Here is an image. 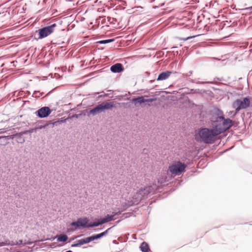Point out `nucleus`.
<instances>
[{
  "label": "nucleus",
  "instance_id": "nucleus-1",
  "mask_svg": "<svg viewBox=\"0 0 252 252\" xmlns=\"http://www.w3.org/2000/svg\"><path fill=\"white\" fill-rule=\"evenodd\" d=\"M161 182L158 181L157 184H153L152 185L141 188L136 191L131 197L130 201H128V204L123 205V209H126L129 206L138 204L145 197H148L156 193V191L158 190L161 185Z\"/></svg>",
  "mask_w": 252,
  "mask_h": 252
},
{
  "label": "nucleus",
  "instance_id": "nucleus-2",
  "mask_svg": "<svg viewBox=\"0 0 252 252\" xmlns=\"http://www.w3.org/2000/svg\"><path fill=\"white\" fill-rule=\"evenodd\" d=\"M212 125V128L201 127L199 128L197 133H195V140L198 142H202L207 144H213L218 140L220 134L213 123Z\"/></svg>",
  "mask_w": 252,
  "mask_h": 252
},
{
  "label": "nucleus",
  "instance_id": "nucleus-3",
  "mask_svg": "<svg viewBox=\"0 0 252 252\" xmlns=\"http://www.w3.org/2000/svg\"><path fill=\"white\" fill-rule=\"evenodd\" d=\"M116 106L113 101L103 102L96 105L92 109H88L85 110L87 116L88 117L95 116L99 114L104 112L107 110H111L115 108Z\"/></svg>",
  "mask_w": 252,
  "mask_h": 252
},
{
  "label": "nucleus",
  "instance_id": "nucleus-4",
  "mask_svg": "<svg viewBox=\"0 0 252 252\" xmlns=\"http://www.w3.org/2000/svg\"><path fill=\"white\" fill-rule=\"evenodd\" d=\"M212 123L214 126L217 127L220 134L225 132L233 125V121L229 118H225L224 116L220 121L215 120L212 121Z\"/></svg>",
  "mask_w": 252,
  "mask_h": 252
},
{
  "label": "nucleus",
  "instance_id": "nucleus-5",
  "mask_svg": "<svg viewBox=\"0 0 252 252\" xmlns=\"http://www.w3.org/2000/svg\"><path fill=\"white\" fill-rule=\"evenodd\" d=\"M56 27L57 24L53 23L50 25L46 26L39 29L37 31H36L34 38L38 40V39H41L48 36L54 32V29Z\"/></svg>",
  "mask_w": 252,
  "mask_h": 252
},
{
  "label": "nucleus",
  "instance_id": "nucleus-6",
  "mask_svg": "<svg viewBox=\"0 0 252 252\" xmlns=\"http://www.w3.org/2000/svg\"><path fill=\"white\" fill-rule=\"evenodd\" d=\"M92 222H90L89 218L87 217L79 218L77 219L76 221H72L70 225L74 226L75 229H83L86 228L93 227L91 225Z\"/></svg>",
  "mask_w": 252,
  "mask_h": 252
},
{
  "label": "nucleus",
  "instance_id": "nucleus-7",
  "mask_svg": "<svg viewBox=\"0 0 252 252\" xmlns=\"http://www.w3.org/2000/svg\"><path fill=\"white\" fill-rule=\"evenodd\" d=\"M250 105V100L248 97L243 98V100L241 99H236L232 104V107L235 109V115L240 110L246 109L249 107Z\"/></svg>",
  "mask_w": 252,
  "mask_h": 252
},
{
  "label": "nucleus",
  "instance_id": "nucleus-8",
  "mask_svg": "<svg viewBox=\"0 0 252 252\" xmlns=\"http://www.w3.org/2000/svg\"><path fill=\"white\" fill-rule=\"evenodd\" d=\"M187 165L185 163L179 161L169 166L168 171L175 175H180L185 171Z\"/></svg>",
  "mask_w": 252,
  "mask_h": 252
},
{
  "label": "nucleus",
  "instance_id": "nucleus-9",
  "mask_svg": "<svg viewBox=\"0 0 252 252\" xmlns=\"http://www.w3.org/2000/svg\"><path fill=\"white\" fill-rule=\"evenodd\" d=\"M52 110L48 106H43L35 112V114L39 118H47L52 113Z\"/></svg>",
  "mask_w": 252,
  "mask_h": 252
},
{
  "label": "nucleus",
  "instance_id": "nucleus-10",
  "mask_svg": "<svg viewBox=\"0 0 252 252\" xmlns=\"http://www.w3.org/2000/svg\"><path fill=\"white\" fill-rule=\"evenodd\" d=\"M157 99V97H153L149 98H145L144 96H137L133 97L131 99V102L132 103L136 105L137 104H142L145 102H152Z\"/></svg>",
  "mask_w": 252,
  "mask_h": 252
},
{
  "label": "nucleus",
  "instance_id": "nucleus-11",
  "mask_svg": "<svg viewBox=\"0 0 252 252\" xmlns=\"http://www.w3.org/2000/svg\"><path fill=\"white\" fill-rule=\"evenodd\" d=\"M210 114L215 120H220L223 118L224 115L223 111L220 108L214 107L210 110Z\"/></svg>",
  "mask_w": 252,
  "mask_h": 252
},
{
  "label": "nucleus",
  "instance_id": "nucleus-12",
  "mask_svg": "<svg viewBox=\"0 0 252 252\" xmlns=\"http://www.w3.org/2000/svg\"><path fill=\"white\" fill-rule=\"evenodd\" d=\"M124 70V66L121 63H116L110 67V71L113 73H121Z\"/></svg>",
  "mask_w": 252,
  "mask_h": 252
},
{
  "label": "nucleus",
  "instance_id": "nucleus-13",
  "mask_svg": "<svg viewBox=\"0 0 252 252\" xmlns=\"http://www.w3.org/2000/svg\"><path fill=\"white\" fill-rule=\"evenodd\" d=\"M50 124V121L40 120L37 122L36 126L34 128L36 131H37L38 129L47 128Z\"/></svg>",
  "mask_w": 252,
  "mask_h": 252
},
{
  "label": "nucleus",
  "instance_id": "nucleus-14",
  "mask_svg": "<svg viewBox=\"0 0 252 252\" xmlns=\"http://www.w3.org/2000/svg\"><path fill=\"white\" fill-rule=\"evenodd\" d=\"M172 72L171 71L167 70L165 71L161 72L158 75L157 78V81H163L167 79L170 75L171 74Z\"/></svg>",
  "mask_w": 252,
  "mask_h": 252
},
{
  "label": "nucleus",
  "instance_id": "nucleus-15",
  "mask_svg": "<svg viewBox=\"0 0 252 252\" xmlns=\"http://www.w3.org/2000/svg\"><path fill=\"white\" fill-rule=\"evenodd\" d=\"M24 134L22 132H20L19 133H17L13 135L9 136L10 138L13 139L15 138L17 142L20 144H22L25 142V139L23 137V135Z\"/></svg>",
  "mask_w": 252,
  "mask_h": 252
},
{
  "label": "nucleus",
  "instance_id": "nucleus-16",
  "mask_svg": "<svg viewBox=\"0 0 252 252\" xmlns=\"http://www.w3.org/2000/svg\"><path fill=\"white\" fill-rule=\"evenodd\" d=\"M105 223H106V222L104 218L98 219H96L95 221L91 223V225L93 226V227H95Z\"/></svg>",
  "mask_w": 252,
  "mask_h": 252
},
{
  "label": "nucleus",
  "instance_id": "nucleus-17",
  "mask_svg": "<svg viewBox=\"0 0 252 252\" xmlns=\"http://www.w3.org/2000/svg\"><path fill=\"white\" fill-rule=\"evenodd\" d=\"M139 248L142 252H149L150 250L149 244L146 242H143Z\"/></svg>",
  "mask_w": 252,
  "mask_h": 252
},
{
  "label": "nucleus",
  "instance_id": "nucleus-18",
  "mask_svg": "<svg viewBox=\"0 0 252 252\" xmlns=\"http://www.w3.org/2000/svg\"><path fill=\"white\" fill-rule=\"evenodd\" d=\"M68 239V236L64 234L57 235V240L58 242H65Z\"/></svg>",
  "mask_w": 252,
  "mask_h": 252
},
{
  "label": "nucleus",
  "instance_id": "nucleus-19",
  "mask_svg": "<svg viewBox=\"0 0 252 252\" xmlns=\"http://www.w3.org/2000/svg\"><path fill=\"white\" fill-rule=\"evenodd\" d=\"M86 244L85 243V240L83 239H81L78 240H77L75 242H74L71 246V247H80L82 245Z\"/></svg>",
  "mask_w": 252,
  "mask_h": 252
},
{
  "label": "nucleus",
  "instance_id": "nucleus-20",
  "mask_svg": "<svg viewBox=\"0 0 252 252\" xmlns=\"http://www.w3.org/2000/svg\"><path fill=\"white\" fill-rule=\"evenodd\" d=\"M115 38L107 39L97 41L96 43L98 44H108L115 41Z\"/></svg>",
  "mask_w": 252,
  "mask_h": 252
},
{
  "label": "nucleus",
  "instance_id": "nucleus-21",
  "mask_svg": "<svg viewBox=\"0 0 252 252\" xmlns=\"http://www.w3.org/2000/svg\"><path fill=\"white\" fill-rule=\"evenodd\" d=\"M104 218L106 223L108 222H109L110 221H112L113 220H115L117 219V218H114L112 214L111 215L107 214Z\"/></svg>",
  "mask_w": 252,
  "mask_h": 252
},
{
  "label": "nucleus",
  "instance_id": "nucleus-22",
  "mask_svg": "<svg viewBox=\"0 0 252 252\" xmlns=\"http://www.w3.org/2000/svg\"><path fill=\"white\" fill-rule=\"evenodd\" d=\"M126 210V208H124V209H123L122 211H119L118 212H115V211H113L112 212V215L113 217L114 218H118L117 217H116V216L117 215H119L120 214H121V213L125 211Z\"/></svg>",
  "mask_w": 252,
  "mask_h": 252
},
{
  "label": "nucleus",
  "instance_id": "nucleus-23",
  "mask_svg": "<svg viewBox=\"0 0 252 252\" xmlns=\"http://www.w3.org/2000/svg\"><path fill=\"white\" fill-rule=\"evenodd\" d=\"M91 237L92 238V241L95 240L99 239L102 238L100 233L93 235L91 236Z\"/></svg>",
  "mask_w": 252,
  "mask_h": 252
},
{
  "label": "nucleus",
  "instance_id": "nucleus-24",
  "mask_svg": "<svg viewBox=\"0 0 252 252\" xmlns=\"http://www.w3.org/2000/svg\"><path fill=\"white\" fill-rule=\"evenodd\" d=\"M34 131H36L35 128L34 127V128H30L29 130L22 131V132L24 134H28L29 133L31 134Z\"/></svg>",
  "mask_w": 252,
  "mask_h": 252
},
{
  "label": "nucleus",
  "instance_id": "nucleus-25",
  "mask_svg": "<svg viewBox=\"0 0 252 252\" xmlns=\"http://www.w3.org/2000/svg\"><path fill=\"white\" fill-rule=\"evenodd\" d=\"M115 226V225H113V226L108 228L107 230H106L104 232H102L101 233H100V235H101V237H103V236H106L108 233L110 231V230L112 228H113Z\"/></svg>",
  "mask_w": 252,
  "mask_h": 252
},
{
  "label": "nucleus",
  "instance_id": "nucleus-26",
  "mask_svg": "<svg viewBox=\"0 0 252 252\" xmlns=\"http://www.w3.org/2000/svg\"><path fill=\"white\" fill-rule=\"evenodd\" d=\"M8 242H9V240L6 241L5 242H0V247L5 246H9L11 245L13 246L14 244H11Z\"/></svg>",
  "mask_w": 252,
  "mask_h": 252
},
{
  "label": "nucleus",
  "instance_id": "nucleus-27",
  "mask_svg": "<svg viewBox=\"0 0 252 252\" xmlns=\"http://www.w3.org/2000/svg\"><path fill=\"white\" fill-rule=\"evenodd\" d=\"M43 94V93H40L39 91H34L33 94L35 95V97H39L40 96H42Z\"/></svg>",
  "mask_w": 252,
  "mask_h": 252
},
{
  "label": "nucleus",
  "instance_id": "nucleus-28",
  "mask_svg": "<svg viewBox=\"0 0 252 252\" xmlns=\"http://www.w3.org/2000/svg\"><path fill=\"white\" fill-rule=\"evenodd\" d=\"M50 123H51L50 125H52V127H53L54 126H59V125H60V122L59 121V120L58 119V120L54 122H50Z\"/></svg>",
  "mask_w": 252,
  "mask_h": 252
},
{
  "label": "nucleus",
  "instance_id": "nucleus-29",
  "mask_svg": "<svg viewBox=\"0 0 252 252\" xmlns=\"http://www.w3.org/2000/svg\"><path fill=\"white\" fill-rule=\"evenodd\" d=\"M85 244H88L92 241V239L91 236L84 238Z\"/></svg>",
  "mask_w": 252,
  "mask_h": 252
},
{
  "label": "nucleus",
  "instance_id": "nucleus-30",
  "mask_svg": "<svg viewBox=\"0 0 252 252\" xmlns=\"http://www.w3.org/2000/svg\"><path fill=\"white\" fill-rule=\"evenodd\" d=\"M59 120L60 124H63L66 122L67 120H68L67 118H65V117H62L60 119H58Z\"/></svg>",
  "mask_w": 252,
  "mask_h": 252
},
{
  "label": "nucleus",
  "instance_id": "nucleus-31",
  "mask_svg": "<svg viewBox=\"0 0 252 252\" xmlns=\"http://www.w3.org/2000/svg\"><path fill=\"white\" fill-rule=\"evenodd\" d=\"M205 92L206 91L205 90H200V89H195L194 91V93H197V94L204 93H205Z\"/></svg>",
  "mask_w": 252,
  "mask_h": 252
},
{
  "label": "nucleus",
  "instance_id": "nucleus-32",
  "mask_svg": "<svg viewBox=\"0 0 252 252\" xmlns=\"http://www.w3.org/2000/svg\"><path fill=\"white\" fill-rule=\"evenodd\" d=\"M62 246V245H61L60 244L58 245V246H59V247H61ZM57 246V245H56V243H52V244H51V245L50 246V248H56Z\"/></svg>",
  "mask_w": 252,
  "mask_h": 252
},
{
  "label": "nucleus",
  "instance_id": "nucleus-33",
  "mask_svg": "<svg viewBox=\"0 0 252 252\" xmlns=\"http://www.w3.org/2000/svg\"><path fill=\"white\" fill-rule=\"evenodd\" d=\"M13 245H24L23 241L22 240H19L18 241H17L16 244H13Z\"/></svg>",
  "mask_w": 252,
  "mask_h": 252
},
{
  "label": "nucleus",
  "instance_id": "nucleus-34",
  "mask_svg": "<svg viewBox=\"0 0 252 252\" xmlns=\"http://www.w3.org/2000/svg\"><path fill=\"white\" fill-rule=\"evenodd\" d=\"M77 114H75L74 115H73L72 116H69V117H67V119H72L73 118H76V119H77Z\"/></svg>",
  "mask_w": 252,
  "mask_h": 252
},
{
  "label": "nucleus",
  "instance_id": "nucleus-35",
  "mask_svg": "<svg viewBox=\"0 0 252 252\" xmlns=\"http://www.w3.org/2000/svg\"><path fill=\"white\" fill-rule=\"evenodd\" d=\"M33 242H31L30 241H25V242L24 243V246L25 245H32V244Z\"/></svg>",
  "mask_w": 252,
  "mask_h": 252
},
{
  "label": "nucleus",
  "instance_id": "nucleus-36",
  "mask_svg": "<svg viewBox=\"0 0 252 252\" xmlns=\"http://www.w3.org/2000/svg\"><path fill=\"white\" fill-rule=\"evenodd\" d=\"M197 84H204L206 83H212L211 82H207V81H198L196 82Z\"/></svg>",
  "mask_w": 252,
  "mask_h": 252
},
{
  "label": "nucleus",
  "instance_id": "nucleus-37",
  "mask_svg": "<svg viewBox=\"0 0 252 252\" xmlns=\"http://www.w3.org/2000/svg\"><path fill=\"white\" fill-rule=\"evenodd\" d=\"M162 177L164 178V182H167L169 181V180L170 179V177H167V176H165V177L163 176V175L162 176Z\"/></svg>",
  "mask_w": 252,
  "mask_h": 252
},
{
  "label": "nucleus",
  "instance_id": "nucleus-38",
  "mask_svg": "<svg viewBox=\"0 0 252 252\" xmlns=\"http://www.w3.org/2000/svg\"><path fill=\"white\" fill-rule=\"evenodd\" d=\"M114 9H116V10H118V9L124 10V9H125V7H123L120 5H119L117 6Z\"/></svg>",
  "mask_w": 252,
  "mask_h": 252
},
{
  "label": "nucleus",
  "instance_id": "nucleus-39",
  "mask_svg": "<svg viewBox=\"0 0 252 252\" xmlns=\"http://www.w3.org/2000/svg\"><path fill=\"white\" fill-rule=\"evenodd\" d=\"M76 229H74L73 228H67V232H73L74 231H75Z\"/></svg>",
  "mask_w": 252,
  "mask_h": 252
},
{
  "label": "nucleus",
  "instance_id": "nucleus-40",
  "mask_svg": "<svg viewBox=\"0 0 252 252\" xmlns=\"http://www.w3.org/2000/svg\"><path fill=\"white\" fill-rule=\"evenodd\" d=\"M86 115H87L86 112L84 113V112H82L81 113L77 114V119L82 115L85 116Z\"/></svg>",
  "mask_w": 252,
  "mask_h": 252
},
{
  "label": "nucleus",
  "instance_id": "nucleus-41",
  "mask_svg": "<svg viewBox=\"0 0 252 252\" xmlns=\"http://www.w3.org/2000/svg\"><path fill=\"white\" fill-rule=\"evenodd\" d=\"M56 239H57V236H52L51 238L48 239L47 240H50V241H53Z\"/></svg>",
  "mask_w": 252,
  "mask_h": 252
},
{
  "label": "nucleus",
  "instance_id": "nucleus-42",
  "mask_svg": "<svg viewBox=\"0 0 252 252\" xmlns=\"http://www.w3.org/2000/svg\"><path fill=\"white\" fill-rule=\"evenodd\" d=\"M8 137H9V136H0V139L2 138H4L8 139Z\"/></svg>",
  "mask_w": 252,
  "mask_h": 252
},
{
  "label": "nucleus",
  "instance_id": "nucleus-43",
  "mask_svg": "<svg viewBox=\"0 0 252 252\" xmlns=\"http://www.w3.org/2000/svg\"><path fill=\"white\" fill-rule=\"evenodd\" d=\"M54 89H52V90H51L50 91H49V92H48V93L45 95V96H47V95H48L49 94H50L51 92H53V91Z\"/></svg>",
  "mask_w": 252,
  "mask_h": 252
},
{
  "label": "nucleus",
  "instance_id": "nucleus-44",
  "mask_svg": "<svg viewBox=\"0 0 252 252\" xmlns=\"http://www.w3.org/2000/svg\"><path fill=\"white\" fill-rule=\"evenodd\" d=\"M194 37V36H192V37H190V36H189V37H188L187 38H186V39H184V40H188V39H190V38H192V37Z\"/></svg>",
  "mask_w": 252,
  "mask_h": 252
},
{
  "label": "nucleus",
  "instance_id": "nucleus-45",
  "mask_svg": "<svg viewBox=\"0 0 252 252\" xmlns=\"http://www.w3.org/2000/svg\"><path fill=\"white\" fill-rule=\"evenodd\" d=\"M101 228H95V229H94V230L95 231V232H96V231H98L100 230H101Z\"/></svg>",
  "mask_w": 252,
  "mask_h": 252
},
{
  "label": "nucleus",
  "instance_id": "nucleus-46",
  "mask_svg": "<svg viewBox=\"0 0 252 252\" xmlns=\"http://www.w3.org/2000/svg\"><path fill=\"white\" fill-rule=\"evenodd\" d=\"M246 9H248V10H252V6H250L249 7H248L246 8Z\"/></svg>",
  "mask_w": 252,
  "mask_h": 252
},
{
  "label": "nucleus",
  "instance_id": "nucleus-47",
  "mask_svg": "<svg viewBox=\"0 0 252 252\" xmlns=\"http://www.w3.org/2000/svg\"><path fill=\"white\" fill-rule=\"evenodd\" d=\"M122 2L123 3V4L124 5H126V2H125V1H122Z\"/></svg>",
  "mask_w": 252,
  "mask_h": 252
},
{
  "label": "nucleus",
  "instance_id": "nucleus-48",
  "mask_svg": "<svg viewBox=\"0 0 252 252\" xmlns=\"http://www.w3.org/2000/svg\"><path fill=\"white\" fill-rule=\"evenodd\" d=\"M83 236V235H79V236H76L75 238L80 237H81V236Z\"/></svg>",
  "mask_w": 252,
  "mask_h": 252
},
{
  "label": "nucleus",
  "instance_id": "nucleus-49",
  "mask_svg": "<svg viewBox=\"0 0 252 252\" xmlns=\"http://www.w3.org/2000/svg\"><path fill=\"white\" fill-rule=\"evenodd\" d=\"M113 243H115V244H116V240H114L113 241Z\"/></svg>",
  "mask_w": 252,
  "mask_h": 252
},
{
  "label": "nucleus",
  "instance_id": "nucleus-50",
  "mask_svg": "<svg viewBox=\"0 0 252 252\" xmlns=\"http://www.w3.org/2000/svg\"><path fill=\"white\" fill-rule=\"evenodd\" d=\"M154 81H155V80H151V81H150V82H154Z\"/></svg>",
  "mask_w": 252,
  "mask_h": 252
},
{
  "label": "nucleus",
  "instance_id": "nucleus-51",
  "mask_svg": "<svg viewBox=\"0 0 252 252\" xmlns=\"http://www.w3.org/2000/svg\"><path fill=\"white\" fill-rule=\"evenodd\" d=\"M191 82H192V83H194V81H193V80H192L191 81Z\"/></svg>",
  "mask_w": 252,
  "mask_h": 252
},
{
  "label": "nucleus",
  "instance_id": "nucleus-52",
  "mask_svg": "<svg viewBox=\"0 0 252 252\" xmlns=\"http://www.w3.org/2000/svg\"><path fill=\"white\" fill-rule=\"evenodd\" d=\"M147 105H148V106H151V104H148Z\"/></svg>",
  "mask_w": 252,
  "mask_h": 252
},
{
  "label": "nucleus",
  "instance_id": "nucleus-53",
  "mask_svg": "<svg viewBox=\"0 0 252 252\" xmlns=\"http://www.w3.org/2000/svg\"><path fill=\"white\" fill-rule=\"evenodd\" d=\"M120 221V220H118V221H117V223H119Z\"/></svg>",
  "mask_w": 252,
  "mask_h": 252
},
{
  "label": "nucleus",
  "instance_id": "nucleus-54",
  "mask_svg": "<svg viewBox=\"0 0 252 252\" xmlns=\"http://www.w3.org/2000/svg\"><path fill=\"white\" fill-rule=\"evenodd\" d=\"M146 73H147V74H150V73H149V72H146Z\"/></svg>",
  "mask_w": 252,
  "mask_h": 252
},
{
  "label": "nucleus",
  "instance_id": "nucleus-55",
  "mask_svg": "<svg viewBox=\"0 0 252 252\" xmlns=\"http://www.w3.org/2000/svg\"><path fill=\"white\" fill-rule=\"evenodd\" d=\"M190 91H194V90L193 89H191Z\"/></svg>",
  "mask_w": 252,
  "mask_h": 252
},
{
  "label": "nucleus",
  "instance_id": "nucleus-56",
  "mask_svg": "<svg viewBox=\"0 0 252 252\" xmlns=\"http://www.w3.org/2000/svg\"><path fill=\"white\" fill-rule=\"evenodd\" d=\"M176 47H173L172 48H175Z\"/></svg>",
  "mask_w": 252,
  "mask_h": 252
}]
</instances>
